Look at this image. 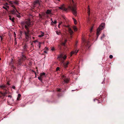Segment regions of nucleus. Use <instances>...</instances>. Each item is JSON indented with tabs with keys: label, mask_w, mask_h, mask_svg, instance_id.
<instances>
[{
	"label": "nucleus",
	"mask_w": 124,
	"mask_h": 124,
	"mask_svg": "<svg viewBox=\"0 0 124 124\" xmlns=\"http://www.w3.org/2000/svg\"><path fill=\"white\" fill-rule=\"evenodd\" d=\"M60 25L59 24V25H58V27L59 28H60Z\"/></svg>",
	"instance_id": "603ef678"
},
{
	"label": "nucleus",
	"mask_w": 124,
	"mask_h": 124,
	"mask_svg": "<svg viewBox=\"0 0 124 124\" xmlns=\"http://www.w3.org/2000/svg\"><path fill=\"white\" fill-rule=\"evenodd\" d=\"M64 26L65 27H68V30L70 33L71 35L73 33V31L69 27V25H68L67 26L64 25Z\"/></svg>",
	"instance_id": "1a4fd4ad"
},
{
	"label": "nucleus",
	"mask_w": 124,
	"mask_h": 124,
	"mask_svg": "<svg viewBox=\"0 0 124 124\" xmlns=\"http://www.w3.org/2000/svg\"><path fill=\"white\" fill-rule=\"evenodd\" d=\"M82 40L83 45L82 48L83 50L84 49L86 50L87 49H88L90 47L89 46L90 42L84 39H83Z\"/></svg>",
	"instance_id": "7ed1b4c3"
},
{
	"label": "nucleus",
	"mask_w": 124,
	"mask_h": 124,
	"mask_svg": "<svg viewBox=\"0 0 124 124\" xmlns=\"http://www.w3.org/2000/svg\"><path fill=\"white\" fill-rule=\"evenodd\" d=\"M89 36L90 37H91V35H90H90H89Z\"/></svg>",
	"instance_id": "e2e57ef3"
},
{
	"label": "nucleus",
	"mask_w": 124,
	"mask_h": 124,
	"mask_svg": "<svg viewBox=\"0 0 124 124\" xmlns=\"http://www.w3.org/2000/svg\"><path fill=\"white\" fill-rule=\"evenodd\" d=\"M66 40L65 41V42H62V44H61V45H62V46H65V43H66Z\"/></svg>",
	"instance_id": "c756f323"
},
{
	"label": "nucleus",
	"mask_w": 124,
	"mask_h": 124,
	"mask_svg": "<svg viewBox=\"0 0 124 124\" xmlns=\"http://www.w3.org/2000/svg\"><path fill=\"white\" fill-rule=\"evenodd\" d=\"M52 18H51V20L52 21Z\"/></svg>",
	"instance_id": "774afa93"
},
{
	"label": "nucleus",
	"mask_w": 124,
	"mask_h": 124,
	"mask_svg": "<svg viewBox=\"0 0 124 124\" xmlns=\"http://www.w3.org/2000/svg\"><path fill=\"white\" fill-rule=\"evenodd\" d=\"M0 88L3 89L5 90L6 86L5 85H3L0 86Z\"/></svg>",
	"instance_id": "f3484780"
},
{
	"label": "nucleus",
	"mask_w": 124,
	"mask_h": 124,
	"mask_svg": "<svg viewBox=\"0 0 124 124\" xmlns=\"http://www.w3.org/2000/svg\"><path fill=\"white\" fill-rule=\"evenodd\" d=\"M44 33H43L41 35H39V37H42L44 36Z\"/></svg>",
	"instance_id": "7c9ffc66"
},
{
	"label": "nucleus",
	"mask_w": 124,
	"mask_h": 124,
	"mask_svg": "<svg viewBox=\"0 0 124 124\" xmlns=\"http://www.w3.org/2000/svg\"><path fill=\"white\" fill-rule=\"evenodd\" d=\"M104 23H102L99 26L98 28L97 29L96 32L97 38L100 35V31L104 28Z\"/></svg>",
	"instance_id": "20e7f679"
},
{
	"label": "nucleus",
	"mask_w": 124,
	"mask_h": 124,
	"mask_svg": "<svg viewBox=\"0 0 124 124\" xmlns=\"http://www.w3.org/2000/svg\"><path fill=\"white\" fill-rule=\"evenodd\" d=\"M63 63V66L64 68L66 69L68 67V65L69 63L68 62H66Z\"/></svg>",
	"instance_id": "ddd939ff"
},
{
	"label": "nucleus",
	"mask_w": 124,
	"mask_h": 124,
	"mask_svg": "<svg viewBox=\"0 0 124 124\" xmlns=\"http://www.w3.org/2000/svg\"><path fill=\"white\" fill-rule=\"evenodd\" d=\"M39 1L38 0H36L34 2V5H36L37 4H39Z\"/></svg>",
	"instance_id": "412c9836"
},
{
	"label": "nucleus",
	"mask_w": 124,
	"mask_h": 124,
	"mask_svg": "<svg viewBox=\"0 0 124 124\" xmlns=\"http://www.w3.org/2000/svg\"><path fill=\"white\" fill-rule=\"evenodd\" d=\"M13 22H14V18H12V19H11V20Z\"/></svg>",
	"instance_id": "c9c22d12"
},
{
	"label": "nucleus",
	"mask_w": 124,
	"mask_h": 124,
	"mask_svg": "<svg viewBox=\"0 0 124 124\" xmlns=\"http://www.w3.org/2000/svg\"><path fill=\"white\" fill-rule=\"evenodd\" d=\"M7 85H10L9 84V82H8L7 83Z\"/></svg>",
	"instance_id": "6e6d98bb"
},
{
	"label": "nucleus",
	"mask_w": 124,
	"mask_h": 124,
	"mask_svg": "<svg viewBox=\"0 0 124 124\" xmlns=\"http://www.w3.org/2000/svg\"><path fill=\"white\" fill-rule=\"evenodd\" d=\"M73 19L74 21V22L75 24H76L77 23V22L76 20L74 18H73Z\"/></svg>",
	"instance_id": "393cba45"
},
{
	"label": "nucleus",
	"mask_w": 124,
	"mask_h": 124,
	"mask_svg": "<svg viewBox=\"0 0 124 124\" xmlns=\"http://www.w3.org/2000/svg\"><path fill=\"white\" fill-rule=\"evenodd\" d=\"M26 25H25L24 27L26 31H24V34L25 36V38L26 39L28 40L30 38L31 36L30 34V31L29 30V27L31 23L29 22H25Z\"/></svg>",
	"instance_id": "f257e3e1"
},
{
	"label": "nucleus",
	"mask_w": 124,
	"mask_h": 124,
	"mask_svg": "<svg viewBox=\"0 0 124 124\" xmlns=\"http://www.w3.org/2000/svg\"><path fill=\"white\" fill-rule=\"evenodd\" d=\"M63 80H64V81L66 83H68L69 81V79L68 78H64Z\"/></svg>",
	"instance_id": "a211bd4d"
},
{
	"label": "nucleus",
	"mask_w": 124,
	"mask_h": 124,
	"mask_svg": "<svg viewBox=\"0 0 124 124\" xmlns=\"http://www.w3.org/2000/svg\"><path fill=\"white\" fill-rule=\"evenodd\" d=\"M54 47H52L51 49V50L54 51Z\"/></svg>",
	"instance_id": "79ce46f5"
},
{
	"label": "nucleus",
	"mask_w": 124,
	"mask_h": 124,
	"mask_svg": "<svg viewBox=\"0 0 124 124\" xmlns=\"http://www.w3.org/2000/svg\"><path fill=\"white\" fill-rule=\"evenodd\" d=\"M39 16H41V15L40 14H39Z\"/></svg>",
	"instance_id": "bf43d9fd"
},
{
	"label": "nucleus",
	"mask_w": 124,
	"mask_h": 124,
	"mask_svg": "<svg viewBox=\"0 0 124 124\" xmlns=\"http://www.w3.org/2000/svg\"><path fill=\"white\" fill-rule=\"evenodd\" d=\"M6 7H7L8 8H9V7L8 6H6Z\"/></svg>",
	"instance_id": "13d9d810"
},
{
	"label": "nucleus",
	"mask_w": 124,
	"mask_h": 124,
	"mask_svg": "<svg viewBox=\"0 0 124 124\" xmlns=\"http://www.w3.org/2000/svg\"><path fill=\"white\" fill-rule=\"evenodd\" d=\"M5 90V92H4V93H2V92H0V93H1V94H2V95H0V98L2 96H5L8 93V92L7 91V90H6V89Z\"/></svg>",
	"instance_id": "4468645a"
},
{
	"label": "nucleus",
	"mask_w": 124,
	"mask_h": 124,
	"mask_svg": "<svg viewBox=\"0 0 124 124\" xmlns=\"http://www.w3.org/2000/svg\"><path fill=\"white\" fill-rule=\"evenodd\" d=\"M21 96V95L20 94H18V97L17 99V100H18V101L19 100L20 98V97Z\"/></svg>",
	"instance_id": "5701e85b"
},
{
	"label": "nucleus",
	"mask_w": 124,
	"mask_h": 124,
	"mask_svg": "<svg viewBox=\"0 0 124 124\" xmlns=\"http://www.w3.org/2000/svg\"><path fill=\"white\" fill-rule=\"evenodd\" d=\"M87 13H88V15L89 16L90 14V9L89 8V6H88V8Z\"/></svg>",
	"instance_id": "aec40b11"
},
{
	"label": "nucleus",
	"mask_w": 124,
	"mask_h": 124,
	"mask_svg": "<svg viewBox=\"0 0 124 124\" xmlns=\"http://www.w3.org/2000/svg\"><path fill=\"white\" fill-rule=\"evenodd\" d=\"M45 49L46 50H45L44 51V53H47V51L48 50V48H47V47H46L45 48Z\"/></svg>",
	"instance_id": "bb28decb"
},
{
	"label": "nucleus",
	"mask_w": 124,
	"mask_h": 124,
	"mask_svg": "<svg viewBox=\"0 0 124 124\" xmlns=\"http://www.w3.org/2000/svg\"><path fill=\"white\" fill-rule=\"evenodd\" d=\"M27 47V45L26 44L23 47V48L24 49V50H25L26 49Z\"/></svg>",
	"instance_id": "a878e982"
},
{
	"label": "nucleus",
	"mask_w": 124,
	"mask_h": 124,
	"mask_svg": "<svg viewBox=\"0 0 124 124\" xmlns=\"http://www.w3.org/2000/svg\"><path fill=\"white\" fill-rule=\"evenodd\" d=\"M62 22H61L59 23V24L60 25L62 24Z\"/></svg>",
	"instance_id": "09e8293b"
},
{
	"label": "nucleus",
	"mask_w": 124,
	"mask_h": 124,
	"mask_svg": "<svg viewBox=\"0 0 124 124\" xmlns=\"http://www.w3.org/2000/svg\"><path fill=\"white\" fill-rule=\"evenodd\" d=\"M0 96L2 95V94H1V93H0Z\"/></svg>",
	"instance_id": "052dcab7"
},
{
	"label": "nucleus",
	"mask_w": 124,
	"mask_h": 124,
	"mask_svg": "<svg viewBox=\"0 0 124 124\" xmlns=\"http://www.w3.org/2000/svg\"><path fill=\"white\" fill-rule=\"evenodd\" d=\"M3 8H4L6 10H8V9L6 8L5 7H3Z\"/></svg>",
	"instance_id": "ea45409f"
},
{
	"label": "nucleus",
	"mask_w": 124,
	"mask_h": 124,
	"mask_svg": "<svg viewBox=\"0 0 124 124\" xmlns=\"http://www.w3.org/2000/svg\"><path fill=\"white\" fill-rule=\"evenodd\" d=\"M8 97H10V99H9L8 101V102H10L11 104H12L14 103V100L12 99H11L12 96L11 95H8Z\"/></svg>",
	"instance_id": "9d476101"
},
{
	"label": "nucleus",
	"mask_w": 124,
	"mask_h": 124,
	"mask_svg": "<svg viewBox=\"0 0 124 124\" xmlns=\"http://www.w3.org/2000/svg\"><path fill=\"white\" fill-rule=\"evenodd\" d=\"M0 38H1V41H2V40L3 38H2V36H0Z\"/></svg>",
	"instance_id": "c03bdc74"
},
{
	"label": "nucleus",
	"mask_w": 124,
	"mask_h": 124,
	"mask_svg": "<svg viewBox=\"0 0 124 124\" xmlns=\"http://www.w3.org/2000/svg\"><path fill=\"white\" fill-rule=\"evenodd\" d=\"M67 56L66 55H64V56H63V54H61L58 57V58L59 59V60L61 61L62 62V63L64 62L63 60H65Z\"/></svg>",
	"instance_id": "423d86ee"
},
{
	"label": "nucleus",
	"mask_w": 124,
	"mask_h": 124,
	"mask_svg": "<svg viewBox=\"0 0 124 124\" xmlns=\"http://www.w3.org/2000/svg\"><path fill=\"white\" fill-rule=\"evenodd\" d=\"M78 50H77V49H76V50H74L71 51L70 53V57L73 54L76 55L78 53Z\"/></svg>",
	"instance_id": "6e6552de"
},
{
	"label": "nucleus",
	"mask_w": 124,
	"mask_h": 124,
	"mask_svg": "<svg viewBox=\"0 0 124 124\" xmlns=\"http://www.w3.org/2000/svg\"><path fill=\"white\" fill-rule=\"evenodd\" d=\"M56 34L58 35H60L61 34V32L60 31H56Z\"/></svg>",
	"instance_id": "cd10ccee"
},
{
	"label": "nucleus",
	"mask_w": 124,
	"mask_h": 124,
	"mask_svg": "<svg viewBox=\"0 0 124 124\" xmlns=\"http://www.w3.org/2000/svg\"><path fill=\"white\" fill-rule=\"evenodd\" d=\"M16 12L18 13V12L17 11V12L16 9H13L11 11V13L12 14L16 15L17 13Z\"/></svg>",
	"instance_id": "2eb2a0df"
},
{
	"label": "nucleus",
	"mask_w": 124,
	"mask_h": 124,
	"mask_svg": "<svg viewBox=\"0 0 124 124\" xmlns=\"http://www.w3.org/2000/svg\"><path fill=\"white\" fill-rule=\"evenodd\" d=\"M113 56L112 55H110L109 56V57L110 59H112V58Z\"/></svg>",
	"instance_id": "4c0bfd02"
},
{
	"label": "nucleus",
	"mask_w": 124,
	"mask_h": 124,
	"mask_svg": "<svg viewBox=\"0 0 124 124\" xmlns=\"http://www.w3.org/2000/svg\"><path fill=\"white\" fill-rule=\"evenodd\" d=\"M60 68L59 67H57L56 68V71H57L58 70H60Z\"/></svg>",
	"instance_id": "2f4dec72"
},
{
	"label": "nucleus",
	"mask_w": 124,
	"mask_h": 124,
	"mask_svg": "<svg viewBox=\"0 0 124 124\" xmlns=\"http://www.w3.org/2000/svg\"><path fill=\"white\" fill-rule=\"evenodd\" d=\"M52 22L53 23H54V24H56L57 23V22H56V20H55L54 22H53L52 21Z\"/></svg>",
	"instance_id": "e433bc0d"
},
{
	"label": "nucleus",
	"mask_w": 124,
	"mask_h": 124,
	"mask_svg": "<svg viewBox=\"0 0 124 124\" xmlns=\"http://www.w3.org/2000/svg\"><path fill=\"white\" fill-rule=\"evenodd\" d=\"M21 57V58L20 59H21L22 61H23L26 59V58L25 56L23 55H22Z\"/></svg>",
	"instance_id": "dca6fc26"
},
{
	"label": "nucleus",
	"mask_w": 124,
	"mask_h": 124,
	"mask_svg": "<svg viewBox=\"0 0 124 124\" xmlns=\"http://www.w3.org/2000/svg\"><path fill=\"white\" fill-rule=\"evenodd\" d=\"M19 1L16 0H15L13 1H9V3H10V6L13 8L14 9H15L17 12V11L15 7L13 5V3H14L16 5H18L19 4Z\"/></svg>",
	"instance_id": "39448f33"
},
{
	"label": "nucleus",
	"mask_w": 124,
	"mask_h": 124,
	"mask_svg": "<svg viewBox=\"0 0 124 124\" xmlns=\"http://www.w3.org/2000/svg\"><path fill=\"white\" fill-rule=\"evenodd\" d=\"M5 2H6V1H7V2H8L9 3V0H4Z\"/></svg>",
	"instance_id": "de8ad7c7"
},
{
	"label": "nucleus",
	"mask_w": 124,
	"mask_h": 124,
	"mask_svg": "<svg viewBox=\"0 0 124 124\" xmlns=\"http://www.w3.org/2000/svg\"><path fill=\"white\" fill-rule=\"evenodd\" d=\"M38 78L40 81H42V79L40 77V76L38 77Z\"/></svg>",
	"instance_id": "473e14b6"
},
{
	"label": "nucleus",
	"mask_w": 124,
	"mask_h": 124,
	"mask_svg": "<svg viewBox=\"0 0 124 124\" xmlns=\"http://www.w3.org/2000/svg\"><path fill=\"white\" fill-rule=\"evenodd\" d=\"M9 4H8V3L7 2H6L5 3V5H10L9 4H10V3H9Z\"/></svg>",
	"instance_id": "a19ab883"
},
{
	"label": "nucleus",
	"mask_w": 124,
	"mask_h": 124,
	"mask_svg": "<svg viewBox=\"0 0 124 124\" xmlns=\"http://www.w3.org/2000/svg\"><path fill=\"white\" fill-rule=\"evenodd\" d=\"M103 36H102V37H101V39H102L103 38Z\"/></svg>",
	"instance_id": "680f3d73"
},
{
	"label": "nucleus",
	"mask_w": 124,
	"mask_h": 124,
	"mask_svg": "<svg viewBox=\"0 0 124 124\" xmlns=\"http://www.w3.org/2000/svg\"><path fill=\"white\" fill-rule=\"evenodd\" d=\"M58 8L62 10L63 11H67L68 9L67 8H66L65 5L64 4H63L60 6V7Z\"/></svg>",
	"instance_id": "0eeeda50"
},
{
	"label": "nucleus",
	"mask_w": 124,
	"mask_h": 124,
	"mask_svg": "<svg viewBox=\"0 0 124 124\" xmlns=\"http://www.w3.org/2000/svg\"><path fill=\"white\" fill-rule=\"evenodd\" d=\"M45 73H41L40 74V76L41 78L42 79V78H43L45 76Z\"/></svg>",
	"instance_id": "6ab92c4d"
},
{
	"label": "nucleus",
	"mask_w": 124,
	"mask_h": 124,
	"mask_svg": "<svg viewBox=\"0 0 124 124\" xmlns=\"http://www.w3.org/2000/svg\"><path fill=\"white\" fill-rule=\"evenodd\" d=\"M63 23H65V21L66 20V19L63 16Z\"/></svg>",
	"instance_id": "f704fd0d"
},
{
	"label": "nucleus",
	"mask_w": 124,
	"mask_h": 124,
	"mask_svg": "<svg viewBox=\"0 0 124 124\" xmlns=\"http://www.w3.org/2000/svg\"><path fill=\"white\" fill-rule=\"evenodd\" d=\"M73 28L75 31H77V28L76 26H74Z\"/></svg>",
	"instance_id": "c85d7f7f"
},
{
	"label": "nucleus",
	"mask_w": 124,
	"mask_h": 124,
	"mask_svg": "<svg viewBox=\"0 0 124 124\" xmlns=\"http://www.w3.org/2000/svg\"><path fill=\"white\" fill-rule=\"evenodd\" d=\"M57 91L60 92H61V89H59L57 90Z\"/></svg>",
	"instance_id": "49530a36"
},
{
	"label": "nucleus",
	"mask_w": 124,
	"mask_h": 124,
	"mask_svg": "<svg viewBox=\"0 0 124 124\" xmlns=\"http://www.w3.org/2000/svg\"><path fill=\"white\" fill-rule=\"evenodd\" d=\"M14 62V61L13 59H12V61L10 63V65L12 66V68H13V69H16V68L15 66L13 65V64Z\"/></svg>",
	"instance_id": "f8f14e48"
},
{
	"label": "nucleus",
	"mask_w": 124,
	"mask_h": 124,
	"mask_svg": "<svg viewBox=\"0 0 124 124\" xmlns=\"http://www.w3.org/2000/svg\"><path fill=\"white\" fill-rule=\"evenodd\" d=\"M36 69H37V71H38V69H37V68H36Z\"/></svg>",
	"instance_id": "0e129e2a"
},
{
	"label": "nucleus",
	"mask_w": 124,
	"mask_h": 124,
	"mask_svg": "<svg viewBox=\"0 0 124 124\" xmlns=\"http://www.w3.org/2000/svg\"><path fill=\"white\" fill-rule=\"evenodd\" d=\"M70 2L71 5L69 6L68 8L72 11L73 14L75 16H76L77 15L76 6L74 4V2L73 0H70Z\"/></svg>",
	"instance_id": "f03ea898"
},
{
	"label": "nucleus",
	"mask_w": 124,
	"mask_h": 124,
	"mask_svg": "<svg viewBox=\"0 0 124 124\" xmlns=\"http://www.w3.org/2000/svg\"><path fill=\"white\" fill-rule=\"evenodd\" d=\"M62 78H65V76H64L63 75L62 76Z\"/></svg>",
	"instance_id": "3c124183"
},
{
	"label": "nucleus",
	"mask_w": 124,
	"mask_h": 124,
	"mask_svg": "<svg viewBox=\"0 0 124 124\" xmlns=\"http://www.w3.org/2000/svg\"><path fill=\"white\" fill-rule=\"evenodd\" d=\"M51 25H52L53 26V25H54L53 23H51Z\"/></svg>",
	"instance_id": "864d4df0"
},
{
	"label": "nucleus",
	"mask_w": 124,
	"mask_h": 124,
	"mask_svg": "<svg viewBox=\"0 0 124 124\" xmlns=\"http://www.w3.org/2000/svg\"><path fill=\"white\" fill-rule=\"evenodd\" d=\"M94 101H98V100H97V99H95V100H94Z\"/></svg>",
	"instance_id": "5fc2aeb1"
},
{
	"label": "nucleus",
	"mask_w": 124,
	"mask_h": 124,
	"mask_svg": "<svg viewBox=\"0 0 124 124\" xmlns=\"http://www.w3.org/2000/svg\"><path fill=\"white\" fill-rule=\"evenodd\" d=\"M93 26H92L91 27L90 30V32L91 33L93 31Z\"/></svg>",
	"instance_id": "b1692460"
},
{
	"label": "nucleus",
	"mask_w": 124,
	"mask_h": 124,
	"mask_svg": "<svg viewBox=\"0 0 124 124\" xmlns=\"http://www.w3.org/2000/svg\"><path fill=\"white\" fill-rule=\"evenodd\" d=\"M65 83V82L64 81V80H63V81L62 82V84H64Z\"/></svg>",
	"instance_id": "8fccbe9b"
},
{
	"label": "nucleus",
	"mask_w": 124,
	"mask_h": 124,
	"mask_svg": "<svg viewBox=\"0 0 124 124\" xmlns=\"http://www.w3.org/2000/svg\"><path fill=\"white\" fill-rule=\"evenodd\" d=\"M39 48H40V45L39 46Z\"/></svg>",
	"instance_id": "69168bd1"
},
{
	"label": "nucleus",
	"mask_w": 124,
	"mask_h": 124,
	"mask_svg": "<svg viewBox=\"0 0 124 124\" xmlns=\"http://www.w3.org/2000/svg\"><path fill=\"white\" fill-rule=\"evenodd\" d=\"M12 88H13V89H15V86H12Z\"/></svg>",
	"instance_id": "37998d69"
},
{
	"label": "nucleus",
	"mask_w": 124,
	"mask_h": 124,
	"mask_svg": "<svg viewBox=\"0 0 124 124\" xmlns=\"http://www.w3.org/2000/svg\"><path fill=\"white\" fill-rule=\"evenodd\" d=\"M46 13L48 14H51V10L48 9L46 12Z\"/></svg>",
	"instance_id": "4be33fe9"
},
{
	"label": "nucleus",
	"mask_w": 124,
	"mask_h": 124,
	"mask_svg": "<svg viewBox=\"0 0 124 124\" xmlns=\"http://www.w3.org/2000/svg\"><path fill=\"white\" fill-rule=\"evenodd\" d=\"M58 1H60V0H58Z\"/></svg>",
	"instance_id": "338daca9"
},
{
	"label": "nucleus",
	"mask_w": 124,
	"mask_h": 124,
	"mask_svg": "<svg viewBox=\"0 0 124 124\" xmlns=\"http://www.w3.org/2000/svg\"><path fill=\"white\" fill-rule=\"evenodd\" d=\"M14 35H15V37H16V33L15 32H14Z\"/></svg>",
	"instance_id": "4d7b16f0"
},
{
	"label": "nucleus",
	"mask_w": 124,
	"mask_h": 124,
	"mask_svg": "<svg viewBox=\"0 0 124 124\" xmlns=\"http://www.w3.org/2000/svg\"><path fill=\"white\" fill-rule=\"evenodd\" d=\"M15 15H16L17 17H18V18H20L21 17V16L20 15H18L17 13Z\"/></svg>",
	"instance_id": "72a5a7b5"
},
{
	"label": "nucleus",
	"mask_w": 124,
	"mask_h": 124,
	"mask_svg": "<svg viewBox=\"0 0 124 124\" xmlns=\"http://www.w3.org/2000/svg\"><path fill=\"white\" fill-rule=\"evenodd\" d=\"M32 71L35 74V75H36V72H35L34 70H32Z\"/></svg>",
	"instance_id": "a18cd8bd"
},
{
	"label": "nucleus",
	"mask_w": 124,
	"mask_h": 124,
	"mask_svg": "<svg viewBox=\"0 0 124 124\" xmlns=\"http://www.w3.org/2000/svg\"><path fill=\"white\" fill-rule=\"evenodd\" d=\"M23 61H22L21 59H19L18 61L17 64L18 66H21L22 65Z\"/></svg>",
	"instance_id": "9b49d317"
},
{
	"label": "nucleus",
	"mask_w": 124,
	"mask_h": 124,
	"mask_svg": "<svg viewBox=\"0 0 124 124\" xmlns=\"http://www.w3.org/2000/svg\"><path fill=\"white\" fill-rule=\"evenodd\" d=\"M9 19L10 20H11V19H12V18H11V16H9Z\"/></svg>",
	"instance_id": "58836bf2"
}]
</instances>
